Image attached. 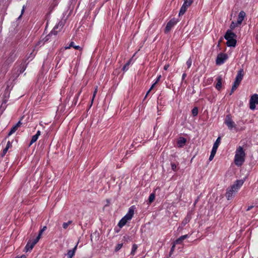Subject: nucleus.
Returning a JSON list of instances; mask_svg holds the SVG:
<instances>
[{"mask_svg": "<svg viewBox=\"0 0 258 258\" xmlns=\"http://www.w3.org/2000/svg\"><path fill=\"white\" fill-rule=\"evenodd\" d=\"M236 37L237 35L235 33L231 30H228L224 36V38L227 40V45L228 47H235L237 42Z\"/></svg>", "mask_w": 258, "mask_h": 258, "instance_id": "f257e3e1", "label": "nucleus"}, {"mask_svg": "<svg viewBox=\"0 0 258 258\" xmlns=\"http://www.w3.org/2000/svg\"><path fill=\"white\" fill-rule=\"evenodd\" d=\"M245 154L241 147H239L236 151V154L234 158L235 164L240 166L244 161Z\"/></svg>", "mask_w": 258, "mask_h": 258, "instance_id": "f03ea898", "label": "nucleus"}, {"mask_svg": "<svg viewBox=\"0 0 258 258\" xmlns=\"http://www.w3.org/2000/svg\"><path fill=\"white\" fill-rule=\"evenodd\" d=\"M193 2V0H184V3L180 8L179 15H183L186 12L188 7H189L192 4Z\"/></svg>", "mask_w": 258, "mask_h": 258, "instance_id": "7ed1b4c3", "label": "nucleus"}, {"mask_svg": "<svg viewBox=\"0 0 258 258\" xmlns=\"http://www.w3.org/2000/svg\"><path fill=\"white\" fill-rule=\"evenodd\" d=\"M224 123L227 126L228 128L231 130L233 128L236 129V124L232 120L230 115H227L225 119Z\"/></svg>", "mask_w": 258, "mask_h": 258, "instance_id": "20e7f679", "label": "nucleus"}, {"mask_svg": "<svg viewBox=\"0 0 258 258\" xmlns=\"http://www.w3.org/2000/svg\"><path fill=\"white\" fill-rule=\"evenodd\" d=\"M258 104V95L254 94L251 96L249 100V108L251 110H254L256 104Z\"/></svg>", "mask_w": 258, "mask_h": 258, "instance_id": "39448f33", "label": "nucleus"}, {"mask_svg": "<svg viewBox=\"0 0 258 258\" xmlns=\"http://www.w3.org/2000/svg\"><path fill=\"white\" fill-rule=\"evenodd\" d=\"M228 58V55L226 53H220L217 55L216 63L217 65L223 64Z\"/></svg>", "mask_w": 258, "mask_h": 258, "instance_id": "423d86ee", "label": "nucleus"}, {"mask_svg": "<svg viewBox=\"0 0 258 258\" xmlns=\"http://www.w3.org/2000/svg\"><path fill=\"white\" fill-rule=\"evenodd\" d=\"M38 240H36V238L34 239L29 240L27 242L25 249L26 251H28L31 250L33 248L34 246L38 242Z\"/></svg>", "mask_w": 258, "mask_h": 258, "instance_id": "0eeeda50", "label": "nucleus"}, {"mask_svg": "<svg viewBox=\"0 0 258 258\" xmlns=\"http://www.w3.org/2000/svg\"><path fill=\"white\" fill-rule=\"evenodd\" d=\"M177 21L176 19L173 18L170 20L168 23L165 29V32L168 33L170 31L172 28L177 23Z\"/></svg>", "mask_w": 258, "mask_h": 258, "instance_id": "6e6552de", "label": "nucleus"}, {"mask_svg": "<svg viewBox=\"0 0 258 258\" xmlns=\"http://www.w3.org/2000/svg\"><path fill=\"white\" fill-rule=\"evenodd\" d=\"M16 50L13 49L10 53L9 56L6 60V63L7 64L13 62L16 58V54L15 53Z\"/></svg>", "mask_w": 258, "mask_h": 258, "instance_id": "1a4fd4ad", "label": "nucleus"}, {"mask_svg": "<svg viewBox=\"0 0 258 258\" xmlns=\"http://www.w3.org/2000/svg\"><path fill=\"white\" fill-rule=\"evenodd\" d=\"M237 191L235 190L234 188H233V187L231 186L230 188L227 189V191L226 193V197L227 199L229 200L231 199L234 194H235Z\"/></svg>", "mask_w": 258, "mask_h": 258, "instance_id": "9d476101", "label": "nucleus"}, {"mask_svg": "<svg viewBox=\"0 0 258 258\" xmlns=\"http://www.w3.org/2000/svg\"><path fill=\"white\" fill-rule=\"evenodd\" d=\"M243 77V70L240 69L238 71L236 77L235 78V80L234 82L238 83L239 84L240 83L241 81L242 80Z\"/></svg>", "mask_w": 258, "mask_h": 258, "instance_id": "9b49d317", "label": "nucleus"}, {"mask_svg": "<svg viewBox=\"0 0 258 258\" xmlns=\"http://www.w3.org/2000/svg\"><path fill=\"white\" fill-rule=\"evenodd\" d=\"M134 214V208L133 206L131 207L127 212V213L124 216L126 219L130 220Z\"/></svg>", "mask_w": 258, "mask_h": 258, "instance_id": "f8f14e48", "label": "nucleus"}, {"mask_svg": "<svg viewBox=\"0 0 258 258\" xmlns=\"http://www.w3.org/2000/svg\"><path fill=\"white\" fill-rule=\"evenodd\" d=\"M243 181L242 180H237L235 183L232 185L233 188L237 190L242 185Z\"/></svg>", "mask_w": 258, "mask_h": 258, "instance_id": "ddd939ff", "label": "nucleus"}, {"mask_svg": "<svg viewBox=\"0 0 258 258\" xmlns=\"http://www.w3.org/2000/svg\"><path fill=\"white\" fill-rule=\"evenodd\" d=\"M186 142V139L183 137H180L177 141V145L178 147L181 148L183 147Z\"/></svg>", "mask_w": 258, "mask_h": 258, "instance_id": "4468645a", "label": "nucleus"}, {"mask_svg": "<svg viewBox=\"0 0 258 258\" xmlns=\"http://www.w3.org/2000/svg\"><path fill=\"white\" fill-rule=\"evenodd\" d=\"M246 16V14H245V13L243 11H241L239 15H238V19H237V23L238 24H241L244 19V18H245Z\"/></svg>", "mask_w": 258, "mask_h": 258, "instance_id": "2eb2a0df", "label": "nucleus"}, {"mask_svg": "<svg viewBox=\"0 0 258 258\" xmlns=\"http://www.w3.org/2000/svg\"><path fill=\"white\" fill-rule=\"evenodd\" d=\"M187 237H188V234H186V235H182L181 236H180V237H179L178 239H177L176 240V241L174 242L175 243H176V244H181L182 241L185 239L186 238H187Z\"/></svg>", "mask_w": 258, "mask_h": 258, "instance_id": "dca6fc26", "label": "nucleus"}, {"mask_svg": "<svg viewBox=\"0 0 258 258\" xmlns=\"http://www.w3.org/2000/svg\"><path fill=\"white\" fill-rule=\"evenodd\" d=\"M71 47H73L75 49H77V50H82V48L80 46L75 45L74 44V42L73 41L70 42L69 46L65 47V49H70Z\"/></svg>", "mask_w": 258, "mask_h": 258, "instance_id": "f3484780", "label": "nucleus"}, {"mask_svg": "<svg viewBox=\"0 0 258 258\" xmlns=\"http://www.w3.org/2000/svg\"><path fill=\"white\" fill-rule=\"evenodd\" d=\"M57 29H55V27H54V28L53 29V30L51 31V32L47 35L45 37V39L44 40V42H43V44L45 42L47 41L49 39V37L51 35H57V33H58V31L57 30Z\"/></svg>", "mask_w": 258, "mask_h": 258, "instance_id": "a211bd4d", "label": "nucleus"}, {"mask_svg": "<svg viewBox=\"0 0 258 258\" xmlns=\"http://www.w3.org/2000/svg\"><path fill=\"white\" fill-rule=\"evenodd\" d=\"M217 83L216 85V88L218 90H220V89L221 88V86H222V78L221 76H219L217 77Z\"/></svg>", "mask_w": 258, "mask_h": 258, "instance_id": "6ab92c4d", "label": "nucleus"}, {"mask_svg": "<svg viewBox=\"0 0 258 258\" xmlns=\"http://www.w3.org/2000/svg\"><path fill=\"white\" fill-rule=\"evenodd\" d=\"M77 245H76L75 247L71 250H69L67 253V256L68 258H72L73 256L74 255L75 251L77 249Z\"/></svg>", "mask_w": 258, "mask_h": 258, "instance_id": "aec40b11", "label": "nucleus"}, {"mask_svg": "<svg viewBox=\"0 0 258 258\" xmlns=\"http://www.w3.org/2000/svg\"><path fill=\"white\" fill-rule=\"evenodd\" d=\"M128 221V220H127L125 219V217L124 216L119 222L118 223V226L120 228H122L123 226H124L126 222Z\"/></svg>", "mask_w": 258, "mask_h": 258, "instance_id": "412c9836", "label": "nucleus"}, {"mask_svg": "<svg viewBox=\"0 0 258 258\" xmlns=\"http://www.w3.org/2000/svg\"><path fill=\"white\" fill-rule=\"evenodd\" d=\"M190 220V217L189 215H187L186 217L182 221L181 225L182 226H184L187 223H188Z\"/></svg>", "mask_w": 258, "mask_h": 258, "instance_id": "4be33fe9", "label": "nucleus"}, {"mask_svg": "<svg viewBox=\"0 0 258 258\" xmlns=\"http://www.w3.org/2000/svg\"><path fill=\"white\" fill-rule=\"evenodd\" d=\"M46 229H47V227L46 226H43V227L39 231L38 236L36 237V240L38 239V240H39V239H40V238L41 237L42 233H43V232L44 231H45L46 230Z\"/></svg>", "mask_w": 258, "mask_h": 258, "instance_id": "5701e85b", "label": "nucleus"}, {"mask_svg": "<svg viewBox=\"0 0 258 258\" xmlns=\"http://www.w3.org/2000/svg\"><path fill=\"white\" fill-rule=\"evenodd\" d=\"M155 194L152 193L151 194H150V195L149 197V199H148L149 204H151L154 201V200H155Z\"/></svg>", "mask_w": 258, "mask_h": 258, "instance_id": "b1692460", "label": "nucleus"}, {"mask_svg": "<svg viewBox=\"0 0 258 258\" xmlns=\"http://www.w3.org/2000/svg\"><path fill=\"white\" fill-rule=\"evenodd\" d=\"M18 128V127H17L16 126V125L13 126L12 127V128L11 129L10 132L9 133L8 136H10L12 135L13 133H14L17 130Z\"/></svg>", "mask_w": 258, "mask_h": 258, "instance_id": "393cba45", "label": "nucleus"}, {"mask_svg": "<svg viewBox=\"0 0 258 258\" xmlns=\"http://www.w3.org/2000/svg\"><path fill=\"white\" fill-rule=\"evenodd\" d=\"M239 24H238L237 22H234L232 21L230 24V28L231 30L234 29L235 27H237Z\"/></svg>", "mask_w": 258, "mask_h": 258, "instance_id": "a878e982", "label": "nucleus"}, {"mask_svg": "<svg viewBox=\"0 0 258 258\" xmlns=\"http://www.w3.org/2000/svg\"><path fill=\"white\" fill-rule=\"evenodd\" d=\"M64 23L63 22H59L57 25H56L55 29H59L58 31H60L63 27Z\"/></svg>", "mask_w": 258, "mask_h": 258, "instance_id": "bb28decb", "label": "nucleus"}, {"mask_svg": "<svg viewBox=\"0 0 258 258\" xmlns=\"http://www.w3.org/2000/svg\"><path fill=\"white\" fill-rule=\"evenodd\" d=\"M38 138L37 137V136H36L35 135L33 136L30 142L29 146H30L31 145H32V144L35 143L37 140Z\"/></svg>", "mask_w": 258, "mask_h": 258, "instance_id": "cd10ccee", "label": "nucleus"}, {"mask_svg": "<svg viewBox=\"0 0 258 258\" xmlns=\"http://www.w3.org/2000/svg\"><path fill=\"white\" fill-rule=\"evenodd\" d=\"M131 59H130L126 63V64L123 66V68H122V70L123 71H126L128 69V67L130 64V63H131Z\"/></svg>", "mask_w": 258, "mask_h": 258, "instance_id": "c85d7f7f", "label": "nucleus"}, {"mask_svg": "<svg viewBox=\"0 0 258 258\" xmlns=\"http://www.w3.org/2000/svg\"><path fill=\"white\" fill-rule=\"evenodd\" d=\"M191 112H192V114L194 116H197L198 114V108L197 107H194L192 109Z\"/></svg>", "mask_w": 258, "mask_h": 258, "instance_id": "c756f323", "label": "nucleus"}, {"mask_svg": "<svg viewBox=\"0 0 258 258\" xmlns=\"http://www.w3.org/2000/svg\"><path fill=\"white\" fill-rule=\"evenodd\" d=\"M137 248H138L137 245H136L135 244H133V247H132V251H131V254H132V255L135 254V251L137 249Z\"/></svg>", "mask_w": 258, "mask_h": 258, "instance_id": "7c9ffc66", "label": "nucleus"}, {"mask_svg": "<svg viewBox=\"0 0 258 258\" xmlns=\"http://www.w3.org/2000/svg\"><path fill=\"white\" fill-rule=\"evenodd\" d=\"M216 152H214V151H212L211 152V154H210V156L209 157V160L210 161H212L213 160V159L214 158L215 154H216Z\"/></svg>", "mask_w": 258, "mask_h": 258, "instance_id": "2f4dec72", "label": "nucleus"}, {"mask_svg": "<svg viewBox=\"0 0 258 258\" xmlns=\"http://www.w3.org/2000/svg\"><path fill=\"white\" fill-rule=\"evenodd\" d=\"M72 223L71 221H69L68 222H64L62 224V227L64 229H67L69 225Z\"/></svg>", "mask_w": 258, "mask_h": 258, "instance_id": "473e14b6", "label": "nucleus"}, {"mask_svg": "<svg viewBox=\"0 0 258 258\" xmlns=\"http://www.w3.org/2000/svg\"><path fill=\"white\" fill-rule=\"evenodd\" d=\"M191 63L192 59H191V58H189V59L186 61V65L187 66L188 69H189L191 67Z\"/></svg>", "mask_w": 258, "mask_h": 258, "instance_id": "72a5a7b5", "label": "nucleus"}, {"mask_svg": "<svg viewBox=\"0 0 258 258\" xmlns=\"http://www.w3.org/2000/svg\"><path fill=\"white\" fill-rule=\"evenodd\" d=\"M171 168L172 169L175 171L177 170V165H176L175 163H173V162H172L171 163Z\"/></svg>", "mask_w": 258, "mask_h": 258, "instance_id": "f704fd0d", "label": "nucleus"}, {"mask_svg": "<svg viewBox=\"0 0 258 258\" xmlns=\"http://www.w3.org/2000/svg\"><path fill=\"white\" fill-rule=\"evenodd\" d=\"M220 140H221V138H220V137H219L217 139V140H216V142L214 143V145H214V146H218H218H219V144H220Z\"/></svg>", "mask_w": 258, "mask_h": 258, "instance_id": "c9c22d12", "label": "nucleus"}, {"mask_svg": "<svg viewBox=\"0 0 258 258\" xmlns=\"http://www.w3.org/2000/svg\"><path fill=\"white\" fill-rule=\"evenodd\" d=\"M239 84H240L234 82V84H233V86L232 87V89H233V90H236V89L237 88V87H238Z\"/></svg>", "mask_w": 258, "mask_h": 258, "instance_id": "e433bc0d", "label": "nucleus"}, {"mask_svg": "<svg viewBox=\"0 0 258 258\" xmlns=\"http://www.w3.org/2000/svg\"><path fill=\"white\" fill-rule=\"evenodd\" d=\"M25 69H26V67L25 66V64H22L21 67H20V73H22L23 72H24Z\"/></svg>", "mask_w": 258, "mask_h": 258, "instance_id": "4c0bfd02", "label": "nucleus"}, {"mask_svg": "<svg viewBox=\"0 0 258 258\" xmlns=\"http://www.w3.org/2000/svg\"><path fill=\"white\" fill-rule=\"evenodd\" d=\"M122 243H119V244H118L116 247H115V250L116 251L119 250L120 249H121V248L122 247Z\"/></svg>", "mask_w": 258, "mask_h": 258, "instance_id": "58836bf2", "label": "nucleus"}, {"mask_svg": "<svg viewBox=\"0 0 258 258\" xmlns=\"http://www.w3.org/2000/svg\"><path fill=\"white\" fill-rule=\"evenodd\" d=\"M175 244H176L175 243V242H174V244H173V245L171 247V249H170V253H169L170 255H171V254L172 253L173 251H174V248H175Z\"/></svg>", "mask_w": 258, "mask_h": 258, "instance_id": "ea45409f", "label": "nucleus"}, {"mask_svg": "<svg viewBox=\"0 0 258 258\" xmlns=\"http://www.w3.org/2000/svg\"><path fill=\"white\" fill-rule=\"evenodd\" d=\"M97 92V89L96 88V89H95V90H94V93H93V95L92 101H91V104L93 103V100L96 96Z\"/></svg>", "mask_w": 258, "mask_h": 258, "instance_id": "a19ab883", "label": "nucleus"}, {"mask_svg": "<svg viewBox=\"0 0 258 258\" xmlns=\"http://www.w3.org/2000/svg\"><path fill=\"white\" fill-rule=\"evenodd\" d=\"M8 149V148H5L3 151V153H2V157H3L5 155V154L7 153Z\"/></svg>", "mask_w": 258, "mask_h": 258, "instance_id": "79ce46f5", "label": "nucleus"}, {"mask_svg": "<svg viewBox=\"0 0 258 258\" xmlns=\"http://www.w3.org/2000/svg\"><path fill=\"white\" fill-rule=\"evenodd\" d=\"M12 146L11 143L10 141H8L7 144V146L6 148H8V149H9Z\"/></svg>", "mask_w": 258, "mask_h": 258, "instance_id": "37998d69", "label": "nucleus"}, {"mask_svg": "<svg viewBox=\"0 0 258 258\" xmlns=\"http://www.w3.org/2000/svg\"><path fill=\"white\" fill-rule=\"evenodd\" d=\"M25 6H23V8H22V11H21V15L19 16V19L21 17V16L23 14L24 12V11H25Z\"/></svg>", "mask_w": 258, "mask_h": 258, "instance_id": "c03bdc74", "label": "nucleus"}, {"mask_svg": "<svg viewBox=\"0 0 258 258\" xmlns=\"http://www.w3.org/2000/svg\"><path fill=\"white\" fill-rule=\"evenodd\" d=\"M218 146L213 145V147L212 151H214V152H217V150L218 149Z\"/></svg>", "mask_w": 258, "mask_h": 258, "instance_id": "a18cd8bd", "label": "nucleus"}, {"mask_svg": "<svg viewBox=\"0 0 258 258\" xmlns=\"http://www.w3.org/2000/svg\"><path fill=\"white\" fill-rule=\"evenodd\" d=\"M22 124V123L21 122V121H19L16 124V126L17 127H19L21 126V125Z\"/></svg>", "mask_w": 258, "mask_h": 258, "instance_id": "49530a36", "label": "nucleus"}, {"mask_svg": "<svg viewBox=\"0 0 258 258\" xmlns=\"http://www.w3.org/2000/svg\"><path fill=\"white\" fill-rule=\"evenodd\" d=\"M161 78V76L159 75L157 77V80H156V82L155 83L157 84L159 81V80H160Z\"/></svg>", "mask_w": 258, "mask_h": 258, "instance_id": "de8ad7c7", "label": "nucleus"}, {"mask_svg": "<svg viewBox=\"0 0 258 258\" xmlns=\"http://www.w3.org/2000/svg\"><path fill=\"white\" fill-rule=\"evenodd\" d=\"M156 84V83H154L151 87V88H150L149 89V91H151L153 89V88L154 87L155 85Z\"/></svg>", "mask_w": 258, "mask_h": 258, "instance_id": "09e8293b", "label": "nucleus"}, {"mask_svg": "<svg viewBox=\"0 0 258 258\" xmlns=\"http://www.w3.org/2000/svg\"><path fill=\"white\" fill-rule=\"evenodd\" d=\"M40 133H41L40 131H38L37 132V133H36V134L35 135H36V136H37V137L38 138V137H39V136L40 135Z\"/></svg>", "mask_w": 258, "mask_h": 258, "instance_id": "8fccbe9b", "label": "nucleus"}, {"mask_svg": "<svg viewBox=\"0 0 258 258\" xmlns=\"http://www.w3.org/2000/svg\"><path fill=\"white\" fill-rule=\"evenodd\" d=\"M169 64H166L164 67V69L165 70H167L168 69V68H169Z\"/></svg>", "mask_w": 258, "mask_h": 258, "instance_id": "3c124183", "label": "nucleus"}, {"mask_svg": "<svg viewBox=\"0 0 258 258\" xmlns=\"http://www.w3.org/2000/svg\"><path fill=\"white\" fill-rule=\"evenodd\" d=\"M186 76V74L185 73H183L182 76V80L185 79Z\"/></svg>", "mask_w": 258, "mask_h": 258, "instance_id": "603ef678", "label": "nucleus"}, {"mask_svg": "<svg viewBox=\"0 0 258 258\" xmlns=\"http://www.w3.org/2000/svg\"><path fill=\"white\" fill-rule=\"evenodd\" d=\"M253 207V206H249L248 207V208L247 209V211H249Z\"/></svg>", "mask_w": 258, "mask_h": 258, "instance_id": "864d4df0", "label": "nucleus"}, {"mask_svg": "<svg viewBox=\"0 0 258 258\" xmlns=\"http://www.w3.org/2000/svg\"><path fill=\"white\" fill-rule=\"evenodd\" d=\"M235 91V90H233V89L231 88V91L229 93V95H232V94L234 92V91Z\"/></svg>", "mask_w": 258, "mask_h": 258, "instance_id": "5fc2aeb1", "label": "nucleus"}, {"mask_svg": "<svg viewBox=\"0 0 258 258\" xmlns=\"http://www.w3.org/2000/svg\"><path fill=\"white\" fill-rule=\"evenodd\" d=\"M19 258H26V256L24 254H23L20 257H19Z\"/></svg>", "mask_w": 258, "mask_h": 258, "instance_id": "6e6d98bb", "label": "nucleus"}, {"mask_svg": "<svg viewBox=\"0 0 258 258\" xmlns=\"http://www.w3.org/2000/svg\"><path fill=\"white\" fill-rule=\"evenodd\" d=\"M150 91H149V90L148 91V92H147L146 93V95L145 96V99L147 97V96L148 95V94L150 93Z\"/></svg>", "mask_w": 258, "mask_h": 258, "instance_id": "4d7b16f0", "label": "nucleus"}, {"mask_svg": "<svg viewBox=\"0 0 258 258\" xmlns=\"http://www.w3.org/2000/svg\"><path fill=\"white\" fill-rule=\"evenodd\" d=\"M150 91H149V90L148 91V92H147L146 93V95L145 96V99L147 97V96L148 95V94L150 93Z\"/></svg>", "mask_w": 258, "mask_h": 258, "instance_id": "13d9d810", "label": "nucleus"}, {"mask_svg": "<svg viewBox=\"0 0 258 258\" xmlns=\"http://www.w3.org/2000/svg\"><path fill=\"white\" fill-rule=\"evenodd\" d=\"M183 227V226H181H181H180L178 227V230H179V229L182 230V229Z\"/></svg>", "mask_w": 258, "mask_h": 258, "instance_id": "bf43d9fd", "label": "nucleus"}, {"mask_svg": "<svg viewBox=\"0 0 258 258\" xmlns=\"http://www.w3.org/2000/svg\"><path fill=\"white\" fill-rule=\"evenodd\" d=\"M41 43V42H38V44H39L40 43Z\"/></svg>", "mask_w": 258, "mask_h": 258, "instance_id": "052dcab7", "label": "nucleus"}, {"mask_svg": "<svg viewBox=\"0 0 258 258\" xmlns=\"http://www.w3.org/2000/svg\"><path fill=\"white\" fill-rule=\"evenodd\" d=\"M16 258H19V257H16Z\"/></svg>", "mask_w": 258, "mask_h": 258, "instance_id": "680f3d73", "label": "nucleus"}]
</instances>
